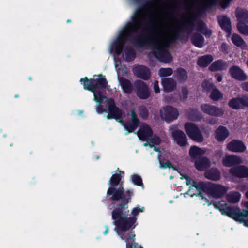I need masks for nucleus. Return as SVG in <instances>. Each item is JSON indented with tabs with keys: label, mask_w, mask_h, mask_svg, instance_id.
I'll return each mask as SVG.
<instances>
[{
	"label": "nucleus",
	"mask_w": 248,
	"mask_h": 248,
	"mask_svg": "<svg viewBox=\"0 0 248 248\" xmlns=\"http://www.w3.org/2000/svg\"><path fill=\"white\" fill-rule=\"evenodd\" d=\"M218 23L221 28L227 33V37H229L232 33V25L230 19L225 15L218 16Z\"/></svg>",
	"instance_id": "obj_14"
},
{
	"label": "nucleus",
	"mask_w": 248,
	"mask_h": 248,
	"mask_svg": "<svg viewBox=\"0 0 248 248\" xmlns=\"http://www.w3.org/2000/svg\"><path fill=\"white\" fill-rule=\"evenodd\" d=\"M133 73L138 78L144 80H147L150 78V72L149 70L145 66H136L133 68Z\"/></svg>",
	"instance_id": "obj_16"
},
{
	"label": "nucleus",
	"mask_w": 248,
	"mask_h": 248,
	"mask_svg": "<svg viewBox=\"0 0 248 248\" xmlns=\"http://www.w3.org/2000/svg\"><path fill=\"white\" fill-rule=\"evenodd\" d=\"M223 113L222 109L218 107V116H221Z\"/></svg>",
	"instance_id": "obj_47"
},
{
	"label": "nucleus",
	"mask_w": 248,
	"mask_h": 248,
	"mask_svg": "<svg viewBox=\"0 0 248 248\" xmlns=\"http://www.w3.org/2000/svg\"><path fill=\"white\" fill-rule=\"evenodd\" d=\"M170 179H172V178H173V177H172V176H170Z\"/></svg>",
	"instance_id": "obj_55"
},
{
	"label": "nucleus",
	"mask_w": 248,
	"mask_h": 248,
	"mask_svg": "<svg viewBox=\"0 0 248 248\" xmlns=\"http://www.w3.org/2000/svg\"><path fill=\"white\" fill-rule=\"evenodd\" d=\"M213 60L211 55H204L200 57L197 62V63L200 67H206Z\"/></svg>",
	"instance_id": "obj_27"
},
{
	"label": "nucleus",
	"mask_w": 248,
	"mask_h": 248,
	"mask_svg": "<svg viewBox=\"0 0 248 248\" xmlns=\"http://www.w3.org/2000/svg\"><path fill=\"white\" fill-rule=\"evenodd\" d=\"M236 27L241 34L248 36V25L246 24V22H237Z\"/></svg>",
	"instance_id": "obj_28"
},
{
	"label": "nucleus",
	"mask_w": 248,
	"mask_h": 248,
	"mask_svg": "<svg viewBox=\"0 0 248 248\" xmlns=\"http://www.w3.org/2000/svg\"><path fill=\"white\" fill-rule=\"evenodd\" d=\"M205 152V149L194 146L191 147L189 150V155L192 158H196L204 154Z\"/></svg>",
	"instance_id": "obj_24"
},
{
	"label": "nucleus",
	"mask_w": 248,
	"mask_h": 248,
	"mask_svg": "<svg viewBox=\"0 0 248 248\" xmlns=\"http://www.w3.org/2000/svg\"><path fill=\"white\" fill-rule=\"evenodd\" d=\"M228 189L219 184H218V198L221 197L224 195L227 191Z\"/></svg>",
	"instance_id": "obj_37"
},
{
	"label": "nucleus",
	"mask_w": 248,
	"mask_h": 248,
	"mask_svg": "<svg viewBox=\"0 0 248 248\" xmlns=\"http://www.w3.org/2000/svg\"><path fill=\"white\" fill-rule=\"evenodd\" d=\"M231 40L232 43L235 46L242 49H245L247 47V44L244 39L240 35L236 33H234L232 34Z\"/></svg>",
	"instance_id": "obj_21"
},
{
	"label": "nucleus",
	"mask_w": 248,
	"mask_h": 248,
	"mask_svg": "<svg viewBox=\"0 0 248 248\" xmlns=\"http://www.w3.org/2000/svg\"><path fill=\"white\" fill-rule=\"evenodd\" d=\"M192 43L196 46L202 47L204 44V38L200 34H196L192 38Z\"/></svg>",
	"instance_id": "obj_29"
},
{
	"label": "nucleus",
	"mask_w": 248,
	"mask_h": 248,
	"mask_svg": "<svg viewBox=\"0 0 248 248\" xmlns=\"http://www.w3.org/2000/svg\"><path fill=\"white\" fill-rule=\"evenodd\" d=\"M209 69L211 71H216L217 70V62L216 61L214 62L209 67Z\"/></svg>",
	"instance_id": "obj_43"
},
{
	"label": "nucleus",
	"mask_w": 248,
	"mask_h": 248,
	"mask_svg": "<svg viewBox=\"0 0 248 248\" xmlns=\"http://www.w3.org/2000/svg\"><path fill=\"white\" fill-rule=\"evenodd\" d=\"M215 0H183L185 13L181 19L173 17L166 21L162 18L170 16L175 3L164 2L157 0L151 5L136 11L131 20L119 31L117 36L110 43L109 52L114 57L118 79L123 91L130 93L132 86L129 80L121 77L128 73L126 67H120V62L116 60V55H122L124 60L133 61L135 57L134 49L126 44L128 40L142 46L149 36L154 55L160 61L169 63L172 57L166 50L170 43L176 40L179 33L186 26L192 25V18L196 11L213 5Z\"/></svg>",
	"instance_id": "obj_1"
},
{
	"label": "nucleus",
	"mask_w": 248,
	"mask_h": 248,
	"mask_svg": "<svg viewBox=\"0 0 248 248\" xmlns=\"http://www.w3.org/2000/svg\"><path fill=\"white\" fill-rule=\"evenodd\" d=\"M228 67V62L218 60V71L226 70Z\"/></svg>",
	"instance_id": "obj_35"
},
{
	"label": "nucleus",
	"mask_w": 248,
	"mask_h": 248,
	"mask_svg": "<svg viewBox=\"0 0 248 248\" xmlns=\"http://www.w3.org/2000/svg\"><path fill=\"white\" fill-rule=\"evenodd\" d=\"M228 175L232 177L240 179L248 178V167L239 164L235 167L231 168L228 170Z\"/></svg>",
	"instance_id": "obj_10"
},
{
	"label": "nucleus",
	"mask_w": 248,
	"mask_h": 248,
	"mask_svg": "<svg viewBox=\"0 0 248 248\" xmlns=\"http://www.w3.org/2000/svg\"><path fill=\"white\" fill-rule=\"evenodd\" d=\"M220 49H221V50L223 52H224L225 53H227L228 52V45L226 43H223L221 44Z\"/></svg>",
	"instance_id": "obj_42"
},
{
	"label": "nucleus",
	"mask_w": 248,
	"mask_h": 248,
	"mask_svg": "<svg viewBox=\"0 0 248 248\" xmlns=\"http://www.w3.org/2000/svg\"><path fill=\"white\" fill-rule=\"evenodd\" d=\"M70 22V20H67V22Z\"/></svg>",
	"instance_id": "obj_56"
},
{
	"label": "nucleus",
	"mask_w": 248,
	"mask_h": 248,
	"mask_svg": "<svg viewBox=\"0 0 248 248\" xmlns=\"http://www.w3.org/2000/svg\"><path fill=\"white\" fill-rule=\"evenodd\" d=\"M228 106L235 110L248 107V96L243 95L241 96L233 97L228 102Z\"/></svg>",
	"instance_id": "obj_9"
},
{
	"label": "nucleus",
	"mask_w": 248,
	"mask_h": 248,
	"mask_svg": "<svg viewBox=\"0 0 248 248\" xmlns=\"http://www.w3.org/2000/svg\"><path fill=\"white\" fill-rule=\"evenodd\" d=\"M245 226L248 227V220L245 222Z\"/></svg>",
	"instance_id": "obj_51"
},
{
	"label": "nucleus",
	"mask_w": 248,
	"mask_h": 248,
	"mask_svg": "<svg viewBox=\"0 0 248 248\" xmlns=\"http://www.w3.org/2000/svg\"><path fill=\"white\" fill-rule=\"evenodd\" d=\"M172 72V69L170 68H162L159 69L158 74L160 77H167L170 76Z\"/></svg>",
	"instance_id": "obj_33"
},
{
	"label": "nucleus",
	"mask_w": 248,
	"mask_h": 248,
	"mask_svg": "<svg viewBox=\"0 0 248 248\" xmlns=\"http://www.w3.org/2000/svg\"><path fill=\"white\" fill-rule=\"evenodd\" d=\"M154 150L155 151L158 152V158L159 161L160 167L162 168H170L171 166V164L168 161L164 162L162 160V155L164 154L165 151L163 149L160 150L155 147L154 148Z\"/></svg>",
	"instance_id": "obj_25"
},
{
	"label": "nucleus",
	"mask_w": 248,
	"mask_h": 248,
	"mask_svg": "<svg viewBox=\"0 0 248 248\" xmlns=\"http://www.w3.org/2000/svg\"><path fill=\"white\" fill-rule=\"evenodd\" d=\"M80 82L84 89L91 91L94 96V100L97 103L96 110L98 113L107 112L108 119L114 118L123 125L128 133L134 131L138 127L139 119L132 108L126 116L117 108L112 99H108L104 95L105 89H108L107 82L105 77L98 75L93 76L89 80L87 78H81Z\"/></svg>",
	"instance_id": "obj_3"
},
{
	"label": "nucleus",
	"mask_w": 248,
	"mask_h": 248,
	"mask_svg": "<svg viewBox=\"0 0 248 248\" xmlns=\"http://www.w3.org/2000/svg\"><path fill=\"white\" fill-rule=\"evenodd\" d=\"M218 209L222 215L228 216L234 220L244 223L248 220V209H241L237 206L225 204L224 206H218Z\"/></svg>",
	"instance_id": "obj_5"
},
{
	"label": "nucleus",
	"mask_w": 248,
	"mask_h": 248,
	"mask_svg": "<svg viewBox=\"0 0 248 248\" xmlns=\"http://www.w3.org/2000/svg\"><path fill=\"white\" fill-rule=\"evenodd\" d=\"M139 139L142 141H146L144 144L145 146H149L152 148L155 145L159 144L160 139L155 135H153V132L150 127L146 124H143L137 133Z\"/></svg>",
	"instance_id": "obj_6"
},
{
	"label": "nucleus",
	"mask_w": 248,
	"mask_h": 248,
	"mask_svg": "<svg viewBox=\"0 0 248 248\" xmlns=\"http://www.w3.org/2000/svg\"><path fill=\"white\" fill-rule=\"evenodd\" d=\"M222 76L218 74V82H220L222 81Z\"/></svg>",
	"instance_id": "obj_49"
},
{
	"label": "nucleus",
	"mask_w": 248,
	"mask_h": 248,
	"mask_svg": "<svg viewBox=\"0 0 248 248\" xmlns=\"http://www.w3.org/2000/svg\"><path fill=\"white\" fill-rule=\"evenodd\" d=\"M139 113L140 115L144 118H146L148 116V110L147 108L143 106L140 107Z\"/></svg>",
	"instance_id": "obj_38"
},
{
	"label": "nucleus",
	"mask_w": 248,
	"mask_h": 248,
	"mask_svg": "<svg viewBox=\"0 0 248 248\" xmlns=\"http://www.w3.org/2000/svg\"><path fill=\"white\" fill-rule=\"evenodd\" d=\"M181 179H185L187 186H189V190L184 193V196L187 197L188 195L191 197L194 195L200 196L202 199H204L202 194L201 190H202L207 194L209 198L211 200V202L216 201L217 198V186L212 183H204L200 182L197 183L191 179L188 175L183 174L181 173Z\"/></svg>",
	"instance_id": "obj_4"
},
{
	"label": "nucleus",
	"mask_w": 248,
	"mask_h": 248,
	"mask_svg": "<svg viewBox=\"0 0 248 248\" xmlns=\"http://www.w3.org/2000/svg\"><path fill=\"white\" fill-rule=\"evenodd\" d=\"M231 77L238 81H244L247 79V75L245 72L238 66L233 65L229 70Z\"/></svg>",
	"instance_id": "obj_12"
},
{
	"label": "nucleus",
	"mask_w": 248,
	"mask_h": 248,
	"mask_svg": "<svg viewBox=\"0 0 248 248\" xmlns=\"http://www.w3.org/2000/svg\"><path fill=\"white\" fill-rule=\"evenodd\" d=\"M172 138L179 146L184 147L187 145V138L185 134L181 130H175L172 132Z\"/></svg>",
	"instance_id": "obj_17"
},
{
	"label": "nucleus",
	"mask_w": 248,
	"mask_h": 248,
	"mask_svg": "<svg viewBox=\"0 0 248 248\" xmlns=\"http://www.w3.org/2000/svg\"><path fill=\"white\" fill-rule=\"evenodd\" d=\"M202 87L204 91H209L212 90L210 96V98L214 100H217V90L213 88V85L211 82L207 81H204L202 83Z\"/></svg>",
	"instance_id": "obj_22"
},
{
	"label": "nucleus",
	"mask_w": 248,
	"mask_h": 248,
	"mask_svg": "<svg viewBox=\"0 0 248 248\" xmlns=\"http://www.w3.org/2000/svg\"><path fill=\"white\" fill-rule=\"evenodd\" d=\"M126 248H143L141 246H139L136 243L128 242L126 244Z\"/></svg>",
	"instance_id": "obj_39"
},
{
	"label": "nucleus",
	"mask_w": 248,
	"mask_h": 248,
	"mask_svg": "<svg viewBox=\"0 0 248 248\" xmlns=\"http://www.w3.org/2000/svg\"><path fill=\"white\" fill-rule=\"evenodd\" d=\"M223 98V93L218 90V100L222 99Z\"/></svg>",
	"instance_id": "obj_46"
},
{
	"label": "nucleus",
	"mask_w": 248,
	"mask_h": 248,
	"mask_svg": "<svg viewBox=\"0 0 248 248\" xmlns=\"http://www.w3.org/2000/svg\"><path fill=\"white\" fill-rule=\"evenodd\" d=\"M172 127H173V126L170 127V129H171Z\"/></svg>",
	"instance_id": "obj_58"
},
{
	"label": "nucleus",
	"mask_w": 248,
	"mask_h": 248,
	"mask_svg": "<svg viewBox=\"0 0 248 248\" xmlns=\"http://www.w3.org/2000/svg\"><path fill=\"white\" fill-rule=\"evenodd\" d=\"M217 176H218V180H219L220 178V173L219 172V171L218 170V174H217Z\"/></svg>",
	"instance_id": "obj_50"
},
{
	"label": "nucleus",
	"mask_w": 248,
	"mask_h": 248,
	"mask_svg": "<svg viewBox=\"0 0 248 248\" xmlns=\"http://www.w3.org/2000/svg\"><path fill=\"white\" fill-rule=\"evenodd\" d=\"M205 177L212 180H216L217 179V171L216 167H212L211 169L206 171Z\"/></svg>",
	"instance_id": "obj_31"
},
{
	"label": "nucleus",
	"mask_w": 248,
	"mask_h": 248,
	"mask_svg": "<svg viewBox=\"0 0 248 248\" xmlns=\"http://www.w3.org/2000/svg\"><path fill=\"white\" fill-rule=\"evenodd\" d=\"M161 83L164 91L167 92L172 91L176 86V83L175 80L171 78L162 79Z\"/></svg>",
	"instance_id": "obj_20"
},
{
	"label": "nucleus",
	"mask_w": 248,
	"mask_h": 248,
	"mask_svg": "<svg viewBox=\"0 0 248 248\" xmlns=\"http://www.w3.org/2000/svg\"><path fill=\"white\" fill-rule=\"evenodd\" d=\"M105 231L103 232V234L104 235H106L108 234V231H109V227L108 226H105Z\"/></svg>",
	"instance_id": "obj_48"
},
{
	"label": "nucleus",
	"mask_w": 248,
	"mask_h": 248,
	"mask_svg": "<svg viewBox=\"0 0 248 248\" xmlns=\"http://www.w3.org/2000/svg\"><path fill=\"white\" fill-rule=\"evenodd\" d=\"M137 95L140 99H147L150 96V91L147 85L141 80H137L134 83Z\"/></svg>",
	"instance_id": "obj_11"
},
{
	"label": "nucleus",
	"mask_w": 248,
	"mask_h": 248,
	"mask_svg": "<svg viewBox=\"0 0 248 248\" xmlns=\"http://www.w3.org/2000/svg\"><path fill=\"white\" fill-rule=\"evenodd\" d=\"M245 206L248 209V201L245 202Z\"/></svg>",
	"instance_id": "obj_53"
},
{
	"label": "nucleus",
	"mask_w": 248,
	"mask_h": 248,
	"mask_svg": "<svg viewBox=\"0 0 248 248\" xmlns=\"http://www.w3.org/2000/svg\"><path fill=\"white\" fill-rule=\"evenodd\" d=\"M213 165L216 166L215 162L211 163L206 157L200 158L195 162V167L200 170H203Z\"/></svg>",
	"instance_id": "obj_18"
},
{
	"label": "nucleus",
	"mask_w": 248,
	"mask_h": 248,
	"mask_svg": "<svg viewBox=\"0 0 248 248\" xmlns=\"http://www.w3.org/2000/svg\"><path fill=\"white\" fill-rule=\"evenodd\" d=\"M154 90L156 93H158L160 92L158 81H155L154 83Z\"/></svg>",
	"instance_id": "obj_41"
},
{
	"label": "nucleus",
	"mask_w": 248,
	"mask_h": 248,
	"mask_svg": "<svg viewBox=\"0 0 248 248\" xmlns=\"http://www.w3.org/2000/svg\"><path fill=\"white\" fill-rule=\"evenodd\" d=\"M131 180L134 185L139 186H141L143 185L141 178L138 175H132L131 176Z\"/></svg>",
	"instance_id": "obj_34"
},
{
	"label": "nucleus",
	"mask_w": 248,
	"mask_h": 248,
	"mask_svg": "<svg viewBox=\"0 0 248 248\" xmlns=\"http://www.w3.org/2000/svg\"><path fill=\"white\" fill-rule=\"evenodd\" d=\"M160 114L161 117L165 121L170 122L177 119L179 113L176 108L167 106L160 109Z\"/></svg>",
	"instance_id": "obj_8"
},
{
	"label": "nucleus",
	"mask_w": 248,
	"mask_h": 248,
	"mask_svg": "<svg viewBox=\"0 0 248 248\" xmlns=\"http://www.w3.org/2000/svg\"><path fill=\"white\" fill-rule=\"evenodd\" d=\"M230 135L227 128L223 126L218 127V142H223Z\"/></svg>",
	"instance_id": "obj_23"
},
{
	"label": "nucleus",
	"mask_w": 248,
	"mask_h": 248,
	"mask_svg": "<svg viewBox=\"0 0 248 248\" xmlns=\"http://www.w3.org/2000/svg\"><path fill=\"white\" fill-rule=\"evenodd\" d=\"M235 16L238 22L248 23V11L247 10L237 7L235 10Z\"/></svg>",
	"instance_id": "obj_19"
},
{
	"label": "nucleus",
	"mask_w": 248,
	"mask_h": 248,
	"mask_svg": "<svg viewBox=\"0 0 248 248\" xmlns=\"http://www.w3.org/2000/svg\"><path fill=\"white\" fill-rule=\"evenodd\" d=\"M185 130L191 139L198 142L203 141V136L195 124L191 123H186L185 125Z\"/></svg>",
	"instance_id": "obj_7"
},
{
	"label": "nucleus",
	"mask_w": 248,
	"mask_h": 248,
	"mask_svg": "<svg viewBox=\"0 0 248 248\" xmlns=\"http://www.w3.org/2000/svg\"><path fill=\"white\" fill-rule=\"evenodd\" d=\"M168 101L169 102H171L170 100H168Z\"/></svg>",
	"instance_id": "obj_57"
},
{
	"label": "nucleus",
	"mask_w": 248,
	"mask_h": 248,
	"mask_svg": "<svg viewBox=\"0 0 248 248\" xmlns=\"http://www.w3.org/2000/svg\"><path fill=\"white\" fill-rule=\"evenodd\" d=\"M177 77L181 81H184L187 79L186 72L185 70L180 68L177 71Z\"/></svg>",
	"instance_id": "obj_32"
},
{
	"label": "nucleus",
	"mask_w": 248,
	"mask_h": 248,
	"mask_svg": "<svg viewBox=\"0 0 248 248\" xmlns=\"http://www.w3.org/2000/svg\"><path fill=\"white\" fill-rule=\"evenodd\" d=\"M242 163V158L237 155H226L222 159V164L226 167H235Z\"/></svg>",
	"instance_id": "obj_13"
},
{
	"label": "nucleus",
	"mask_w": 248,
	"mask_h": 248,
	"mask_svg": "<svg viewBox=\"0 0 248 248\" xmlns=\"http://www.w3.org/2000/svg\"><path fill=\"white\" fill-rule=\"evenodd\" d=\"M122 177L120 174H115L111 176L108 183L109 186L107 190V196L113 200H121L125 203L124 205L121 204L118 208L112 211V218L117 235L122 240L127 242L135 236L134 232L130 229L136 227V216L144 211V207L140 206L134 207L131 212L132 217H127L129 213L127 203L132 196V192L130 190L124 192Z\"/></svg>",
	"instance_id": "obj_2"
},
{
	"label": "nucleus",
	"mask_w": 248,
	"mask_h": 248,
	"mask_svg": "<svg viewBox=\"0 0 248 248\" xmlns=\"http://www.w3.org/2000/svg\"><path fill=\"white\" fill-rule=\"evenodd\" d=\"M207 196H208V195H207ZM207 197H208V196H207ZM205 200H207L208 201L207 202L209 203V204H213L215 206L216 208H217V205H216V201H217V199L216 200V201H214V202H211V200L209 198V197H208L207 199V198H205Z\"/></svg>",
	"instance_id": "obj_44"
},
{
	"label": "nucleus",
	"mask_w": 248,
	"mask_h": 248,
	"mask_svg": "<svg viewBox=\"0 0 248 248\" xmlns=\"http://www.w3.org/2000/svg\"><path fill=\"white\" fill-rule=\"evenodd\" d=\"M245 196L248 199V190L246 192Z\"/></svg>",
	"instance_id": "obj_52"
},
{
	"label": "nucleus",
	"mask_w": 248,
	"mask_h": 248,
	"mask_svg": "<svg viewBox=\"0 0 248 248\" xmlns=\"http://www.w3.org/2000/svg\"><path fill=\"white\" fill-rule=\"evenodd\" d=\"M228 176L227 175H225V177H228Z\"/></svg>",
	"instance_id": "obj_59"
},
{
	"label": "nucleus",
	"mask_w": 248,
	"mask_h": 248,
	"mask_svg": "<svg viewBox=\"0 0 248 248\" xmlns=\"http://www.w3.org/2000/svg\"><path fill=\"white\" fill-rule=\"evenodd\" d=\"M227 148L231 152L242 153L246 150V147L241 140H233L228 143Z\"/></svg>",
	"instance_id": "obj_15"
},
{
	"label": "nucleus",
	"mask_w": 248,
	"mask_h": 248,
	"mask_svg": "<svg viewBox=\"0 0 248 248\" xmlns=\"http://www.w3.org/2000/svg\"><path fill=\"white\" fill-rule=\"evenodd\" d=\"M203 34L206 36H209L211 34V31L210 30H203L202 31Z\"/></svg>",
	"instance_id": "obj_45"
},
{
	"label": "nucleus",
	"mask_w": 248,
	"mask_h": 248,
	"mask_svg": "<svg viewBox=\"0 0 248 248\" xmlns=\"http://www.w3.org/2000/svg\"><path fill=\"white\" fill-rule=\"evenodd\" d=\"M201 108L202 111L210 115H214L216 113V108L209 104H204L202 105Z\"/></svg>",
	"instance_id": "obj_30"
},
{
	"label": "nucleus",
	"mask_w": 248,
	"mask_h": 248,
	"mask_svg": "<svg viewBox=\"0 0 248 248\" xmlns=\"http://www.w3.org/2000/svg\"><path fill=\"white\" fill-rule=\"evenodd\" d=\"M188 93V90L185 87H183L182 88L181 92L180 94V99L182 101L186 100L187 98Z\"/></svg>",
	"instance_id": "obj_36"
},
{
	"label": "nucleus",
	"mask_w": 248,
	"mask_h": 248,
	"mask_svg": "<svg viewBox=\"0 0 248 248\" xmlns=\"http://www.w3.org/2000/svg\"><path fill=\"white\" fill-rule=\"evenodd\" d=\"M246 63H247V66H248V61H247Z\"/></svg>",
	"instance_id": "obj_54"
},
{
	"label": "nucleus",
	"mask_w": 248,
	"mask_h": 248,
	"mask_svg": "<svg viewBox=\"0 0 248 248\" xmlns=\"http://www.w3.org/2000/svg\"><path fill=\"white\" fill-rule=\"evenodd\" d=\"M240 87L243 91L248 93V81L242 82L240 84Z\"/></svg>",
	"instance_id": "obj_40"
},
{
	"label": "nucleus",
	"mask_w": 248,
	"mask_h": 248,
	"mask_svg": "<svg viewBox=\"0 0 248 248\" xmlns=\"http://www.w3.org/2000/svg\"><path fill=\"white\" fill-rule=\"evenodd\" d=\"M241 195L237 191L230 192L226 196L227 201L231 203H236L240 200Z\"/></svg>",
	"instance_id": "obj_26"
}]
</instances>
